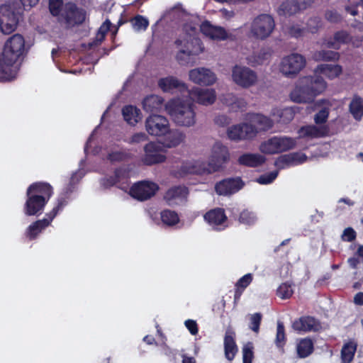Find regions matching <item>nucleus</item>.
<instances>
[{
  "instance_id": "obj_1",
  "label": "nucleus",
  "mask_w": 363,
  "mask_h": 363,
  "mask_svg": "<svg viewBox=\"0 0 363 363\" xmlns=\"http://www.w3.org/2000/svg\"><path fill=\"white\" fill-rule=\"evenodd\" d=\"M230 160V152L227 146L216 142L213 147L211 155L207 166L204 163L185 162L181 166L180 171L184 174H212L220 171Z\"/></svg>"
},
{
  "instance_id": "obj_2",
  "label": "nucleus",
  "mask_w": 363,
  "mask_h": 363,
  "mask_svg": "<svg viewBox=\"0 0 363 363\" xmlns=\"http://www.w3.org/2000/svg\"><path fill=\"white\" fill-rule=\"evenodd\" d=\"M53 193L52 186L48 182H35L30 184L26 190V200L23 206L25 215H41Z\"/></svg>"
},
{
  "instance_id": "obj_3",
  "label": "nucleus",
  "mask_w": 363,
  "mask_h": 363,
  "mask_svg": "<svg viewBox=\"0 0 363 363\" xmlns=\"http://www.w3.org/2000/svg\"><path fill=\"white\" fill-rule=\"evenodd\" d=\"M327 84L320 76H307L299 79L290 97L296 103H310L326 89Z\"/></svg>"
},
{
  "instance_id": "obj_4",
  "label": "nucleus",
  "mask_w": 363,
  "mask_h": 363,
  "mask_svg": "<svg viewBox=\"0 0 363 363\" xmlns=\"http://www.w3.org/2000/svg\"><path fill=\"white\" fill-rule=\"evenodd\" d=\"M166 109L178 125L190 127L196 123L194 105L190 100L173 99L166 104Z\"/></svg>"
},
{
  "instance_id": "obj_5",
  "label": "nucleus",
  "mask_w": 363,
  "mask_h": 363,
  "mask_svg": "<svg viewBox=\"0 0 363 363\" xmlns=\"http://www.w3.org/2000/svg\"><path fill=\"white\" fill-rule=\"evenodd\" d=\"M67 200L65 197L57 199V204L53 208L45 215V218L33 222L26 230L25 236L30 240H35L40 233L48 228L57 216L60 211L67 205Z\"/></svg>"
},
{
  "instance_id": "obj_6",
  "label": "nucleus",
  "mask_w": 363,
  "mask_h": 363,
  "mask_svg": "<svg viewBox=\"0 0 363 363\" xmlns=\"http://www.w3.org/2000/svg\"><path fill=\"white\" fill-rule=\"evenodd\" d=\"M174 43L179 48L176 57L180 64L187 63L190 56L199 55L203 50L201 40L188 33L180 35Z\"/></svg>"
},
{
  "instance_id": "obj_7",
  "label": "nucleus",
  "mask_w": 363,
  "mask_h": 363,
  "mask_svg": "<svg viewBox=\"0 0 363 363\" xmlns=\"http://www.w3.org/2000/svg\"><path fill=\"white\" fill-rule=\"evenodd\" d=\"M296 144V139L292 138L274 136L262 143L259 150L264 154L274 155L293 149Z\"/></svg>"
},
{
  "instance_id": "obj_8",
  "label": "nucleus",
  "mask_w": 363,
  "mask_h": 363,
  "mask_svg": "<svg viewBox=\"0 0 363 363\" xmlns=\"http://www.w3.org/2000/svg\"><path fill=\"white\" fill-rule=\"evenodd\" d=\"M275 22L269 14H260L252 21L250 32L252 36L258 40H264L273 32Z\"/></svg>"
},
{
  "instance_id": "obj_9",
  "label": "nucleus",
  "mask_w": 363,
  "mask_h": 363,
  "mask_svg": "<svg viewBox=\"0 0 363 363\" xmlns=\"http://www.w3.org/2000/svg\"><path fill=\"white\" fill-rule=\"evenodd\" d=\"M86 11L74 2H67L62 9L60 17L66 27L74 28L83 24L86 20Z\"/></svg>"
},
{
  "instance_id": "obj_10",
  "label": "nucleus",
  "mask_w": 363,
  "mask_h": 363,
  "mask_svg": "<svg viewBox=\"0 0 363 363\" xmlns=\"http://www.w3.org/2000/svg\"><path fill=\"white\" fill-rule=\"evenodd\" d=\"M3 52L9 62H17L26 52L25 39L21 34H14L5 43Z\"/></svg>"
},
{
  "instance_id": "obj_11",
  "label": "nucleus",
  "mask_w": 363,
  "mask_h": 363,
  "mask_svg": "<svg viewBox=\"0 0 363 363\" xmlns=\"http://www.w3.org/2000/svg\"><path fill=\"white\" fill-rule=\"evenodd\" d=\"M20 13L16 12L10 5L0 6V29L4 34L13 32L18 24Z\"/></svg>"
},
{
  "instance_id": "obj_12",
  "label": "nucleus",
  "mask_w": 363,
  "mask_h": 363,
  "mask_svg": "<svg viewBox=\"0 0 363 363\" xmlns=\"http://www.w3.org/2000/svg\"><path fill=\"white\" fill-rule=\"evenodd\" d=\"M158 189L159 186L155 182L140 181L130 187L129 194L138 201H144L155 196Z\"/></svg>"
},
{
  "instance_id": "obj_13",
  "label": "nucleus",
  "mask_w": 363,
  "mask_h": 363,
  "mask_svg": "<svg viewBox=\"0 0 363 363\" xmlns=\"http://www.w3.org/2000/svg\"><path fill=\"white\" fill-rule=\"evenodd\" d=\"M306 65L305 57L298 53H293L284 57L280 65V70L284 75L294 77Z\"/></svg>"
},
{
  "instance_id": "obj_14",
  "label": "nucleus",
  "mask_w": 363,
  "mask_h": 363,
  "mask_svg": "<svg viewBox=\"0 0 363 363\" xmlns=\"http://www.w3.org/2000/svg\"><path fill=\"white\" fill-rule=\"evenodd\" d=\"M145 129L154 136H164L169 131L168 119L161 115L151 114L146 118Z\"/></svg>"
},
{
  "instance_id": "obj_15",
  "label": "nucleus",
  "mask_w": 363,
  "mask_h": 363,
  "mask_svg": "<svg viewBox=\"0 0 363 363\" xmlns=\"http://www.w3.org/2000/svg\"><path fill=\"white\" fill-rule=\"evenodd\" d=\"M258 133L256 127L247 123L233 125L228 129V137L232 140H249Z\"/></svg>"
},
{
  "instance_id": "obj_16",
  "label": "nucleus",
  "mask_w": 363,
  "mask_h": 363,
  "mask_svg": "<svg viewBox=\"0 0 363 363\" xmlns=\"http://www.w3.org/2000/svg\"><path fill=\"white\" fill-rule=\"evenodd\" d=\"M232 77L235 84L243 88H248L254 85L257 79V74L253 70L249 67L238 65H235L233 68Z\"/></svg>"
},
{
  "instance_id": "obj_17",
  "label": "nucleus",
  "mask_w": 363,
  "mask_h": 363,
  "mask_svg": "<svg viewBox=\"0 0 363 363\" xmlns=\"http://www.w3.org/2000/svg\"><path fill=\"white\" fill-rule=\"evenodd\" d=\"M245 186L240 177L223 179L215 184V191L218 195L229 196L235 194Z\"/></svg>"
},
{
  "instance_id": "obj_18",
  "label": "nucleus",
  "mask_w": 363,
  "mask_h": 363,
  "mask_svg": "<svg viewBox=\"0 0 363 363\" xmlns=\"http://www.w3.org/2000/svg\"><path fill=\"white\" fill-rule=\"evenodd\" d=\"M162 147L155 143L150 142L144 147V155L141 161L143 164L152 166L162 163L166 160V156L161 153Z\"/></svg>"
},
{
  "instance_id": "obj_19",
  "label": "nucleus",
  "mask_w": 363,
  "mask_h": 363,
  "mask_svg": "<svg viewBox=\"0 0 363 363\" xmlns=\"http://www.w3.org/2000/svg\"><path fill=\"white\" fill-rule=\"evenodd\" d=\"M201 32L206 37L215 40H234L235 37L231 33H228L226 30L218 26L212 25L210 21H204L200 26Z\"/></svg>"
},
{
  "instance_id": "obj_20",
  "label": "nucleus",
  "mask_w": 363,
  "mask_h": 363,
  "mask_svg": "<svg viewBox=\"0 0 363 363\" xmlns=\"http://www.w3.org/2000/svg\"><path fill=\"white\" fill-rule=\"evenodd\" d=\"M297 333L318 332L322 329L319 320L311 315H303L294 320L291 325Z\"/></svg>"
},
{
  "instance_id": "obj_21",
  "label": "nucleus",
  "mask_w": 363,
  "mask_h": 363,
  "mask_svg": "<svg viewBox=\"0 0 363 363\" xmlns=\"http://www.w3.org/2000/svg\"><path fill=\"white\" fill-rule=\"evenodd\" d=\"M191 99L202 105H211L216 101V91L213 89L195 87L188 91Z\"/></svg>"
},
{
  "instance_id": "obj_22",
  "label": "nucleus",
  "mask_w": 363,
  "mask_h": 363,
  "mask_svg": "<svg viewBox=\"0 0 363 363\" xmlns=\"http://www.w3.org/2000/svg\"><path fill=\"white\" fill-rule=\"evenodd\" d=\"M189 75L193 82L202 86L212 85L216 79L215 74L204 67L191 69Z\"/></svg>"
},
{
  "instance_id": "obj_23",
  "label": "nucleus",
  "mask_w": 363,
  "mask_h": 363,
  "mask_svg": "<svg viewBox=\"0 0 363 363\" xmlns=\"http://www.w3.org/2000/svg\"><path fill=\"white\" fill-rule=\"evenodd\" d=\"M157 84L164 92L172 93L175 90H178L180 92L187 91L186 84L173 76L160 79Z\"/></svg>"
},
{
  "instance_id": "obj_24",
  "label": "nucleus",
  "mask_w": 363,
  "mask_h": 363,
  "mask_svg": "<svg viewBox=\"0 0 363 363\" xmlns=\"http://www.w3.org/2000/svg\"><path fill=\"white\" fill-rule=\"evenodd\" d=\"M225 356L228 360H233L238 352V347L235 342V333L228 328L225 330L224 337Z\"/></svg>"
},
{
  "instance_id": "obj_25",
  "label": "nucleus",
  "mask_w": 363,
  "mask_h": 363,
  "mask_svg": "<svg viewBox=\"0 0 363 363\" xmlns=\"http://www.w3.org/2000/svg\"><path fill=\"white\" fill-rule=\"evenodd\" d=\"M326 126L317 127L315 125H307L301 127L298 130V138H318L327 135Z\"/></svg>"
},
{
  "instance_id": "obj_26",
  "label": "nucleus",
  "mask_w": 363,
  "mask_h": 363,
  "mask_svg": "<svg viewBox=\"0 0 363 363\" xmlns=\"http://www.w3.org/2000/svg\"><path fill=\"white\" fill-rule=\"evenodd\" d=\"M296 351L297 357L305 359L314 352V342L310 337L299 338L296 340Z\"/></svg>"
},
{
  "instance_id": "obj_27",
  "label": "nucleus",
  "mask_w": 363,
  "mask_h": 363,
  "mask_svg": "<svg viewBox=\"0 0 363 363\" xmlns=\"http://www.w3.org/2000/svg\"><path fill=\"white\" fill-rule=\"evenodd\" d=\"M306 160V156L304 154L298 152L282 155L279 156L274 162V165L278 169H284L285 167L298 162L302 163Z\"/></svg>"
},
{
  "instance_id": "obj_28",
  "label": "nucleus",
  "mask_w": 363,
  "mask_h": 363,
  "mask_svg": "<svg viewBox=\"0 0 363 363\" xmlns=\"http://www.w3.org/2000/svg\"><path fill=\"white\" fill-rule=\"evenodd\" d=\"M266 161L265 157L258 153H244L238 159L239 165L248 167H257L262 165Z\"/></svg>"
},
{
  "instance_id": "obj_29",
  "label": "nucleus",
  "mask_w": 363,
  "mask_h": 363,
  "mask_svg": "<svg viewBox=\"0 0 363 363\" xmlns=\"http://www.w3.org/2000/svg\"><path fill=\"white\" fill-rule=\"evenodd\" d=\"M203 218L210 225H220L227 220L225 211L221 208H216L207 211Z\"/></svg>"
},
{
  "instance_id": "obj_30",
  "label": "nucleus",
  "mask_w": 363,
  "mask_h": 363,
  "mask_svg": "<svg viewBox=\"0 0 363 363\" xmlns=\"http://www.w3.org/2000/svg\"><path fill=\"white\" fill-rule=\"evenodd\" d=\"M315 72L323 74L330 79H333L342 73V67L340 65L320 64L315 67Z\"/></svg>"
},
{
  "instance_id": "obj_31",
  "label": "nucleus",
  "mask_w": 363,
  "mask_h": 363,
  "mask_svg": "<svg viewBox=\"0 0 363 363\" xmlns=\"http://www.w3.org/2000/svg\"><path fill=\"white\" fill-rule=\"evenodd\" d=\"M189 194V189L184 186H174L169 188L164 195V199L168 204H171L172 201L177 199H186Z\"/></svg>"
},
{
  "instance_id": "obj_32",
  "label": "nucleus",
  "mask_w": 363,
  "mask_h": 363,
  "mask_svg": "<svg viewBox=\"0 0 363 363\" xmlns=\"http://www.w3.org/2000/svg\"><path fill=\"white\" fill-rule=\"evenodd\" d=\"M164 104L162 97L152 94L146 96L143 101V109L150 113L157 112L162 109Z\"/></svg>"
},
{
  "instance_id": "obj_33",
  "label": "nucleus",
  "mask_w": 363,
  "mask_h": 363,
  "mask_svg": "<svg viewBox=\"0 0 363 363\" xmlns=\"http://www.w3.org/2000/svg\"><path fill=\"white\" fill-rule=\"evenodd\" d=\"M122 114L124 120L131 125H135L141 119L140 110L132 105L125 106Z\"/></svg>"
},
{
  "instance_id": "obj_34",
  "label": "nucleus",
  "mask_w": 363,
  "mask_h": 363,
  "mask_svg": "<svg viewBox=\"0 0 363 363\" xmlns=\"http://www.w3.org/2000/svg\"><path fill=\"white\" fill-rule=\"evenodd\" d=\"M357 345L354 341L345 342L340 351V359L342 363H352L354 359Z\"/></svg>"
},
{
  "instance_id": "obj_35",
  "label": "nucleus",
  "mask_w": 363,
  "mask_h": 363,
  "mask_svg": "<svg viewBox=\"0 0 363 363\" xmlns=\"http://www.w3.org/2000/svg\"><path fill=\"white\" fill-rule=\"evenodd\" d=\"M349 111L355 120L360 121L363 117V98L354 94L349 104Z\"/></svg>"
},
{
  "instance_id": "obj_36",
  "label": "nucleus",
  "mask_w": 363,
  "mask_h": 363,
  "mask_svg": "<svg viewBox=\"0 0 363 363\" xmlns=\"http://www.w3.org/2000/svg\"><path fill=\"white\" fill-rule=\"evenodd\" d=\"M164 135V145L167 147H177L185 139V135L177 130H171L169 129V131Z\"/></svg>"
},
{
  "instance_id": "obj_37",
  "label": "nucleus",
  "mask_w": 363,
  "mask_h": 363,
  "mask_svg": "<svg viewBox=\"0 0 363 363\" xmlns=\"http://www.w3.org/2000/svg\"><path fill=\"white\" fill-rule=\"evenodd\" d=\"M252 275L247 274L242 277L235 284V290L234 294V302L239 301L244 290L250 284L252 281Z\"/></svg>"
},
{
  "instance_id": "obj_38",
  "label": "nucleus",
  "mask_w": 363,
  "mask_h": 363,
  "mask_svg": "<svg viewBox=\"0 0 363 363\" xmlns=\"http://www.w3.org/2000/svg\"><path fill=\"white\" fill-rule=\"evenodd\" d=\"M300 10L298 3L295 0H287L282 2L278 9L279 16H291Z\"/></svg>"
},
{
  "instance_id": "obj_39",
  "label": "nucleus",
  "mask_w": 363,
  "mask_h": 363,
  "mask_svg": "<svg viewBox=\"0 0 363 363\" xmlns=\"http://www.w3.org/2000/svg\"><path fill=\"white\" fill-rule=\"evenodd\" d=\"M340 53L333 50H321L315 51L313 57L315 61L336 62L340 59Z\"/></svg>"
},
{
  "instance_id": "obj_40",
  "label": "nucleus",
  "mask_w": 363,
  "mask_h": 363,
  "mask_svg": "<svg viewBox=\"0 0 363 363\" xmlns=\"http://www.w3.org/2000/svg\"><path fill=\"white\" fill-rule=\"evenodd\" d=\"M9 57H6L4 53H0V81L9 79L11 67L16 62H9Z\"/></svg>"
},
{
  "instance_id": "obj_41",
  "label": "nucleus",
  "mask_w": 363,
  "mask_h": 363,
  "mask_svg": "<svg viewBox=\"0 0 363 363\" xmlns=\"http://www.w3.org/2000/svg\"><path fill=\"white\" fill-rule=\"evenodd\" d=\"M160 218L162 222L168 226H173L179 222L178 213L169 209H164L160 212Z\"/></svg>"
},
{
  "instance_id": "obj_42",
  "label": "nucleus",
  "mask_w": 363,
  "mask_h": 363,
  "mask_svg": "<svg viewBox=\"0 0 363 363\" xmlns=\"http://www.w3.org/2000/svg\"><path fill=\"white\" fill-rule=\"evenodd\" d=\"M253 121L259 126L256 129L259 131H267L273 127L274 123L272 119L262 114L257 113L253 118Z\"/></svg>"
},
{
  "instance_id": "obj_43",
  "label": "nucleus",
  "mask_w": 363,
  "mask_h": 363,
  "mask_svg": "<svg viewBox=\"0 0 363 363\" xmlns=\"http://www.w3.org/2000/svg\"><path fill=\"white\" fill-rule=\"evenodd\" d=\"M257 220L256 213L249 209L242 210L238 217L239 223L245 225H253L256 223Z\"/></svg>"
},
{
  "instance_id": "obj_44",
  "label": "nucleus",
  "mask_w": 363,
  "mask_h": 363,
  "mask_svg": "<svg viewBox=\"0 0 363 363\" xmlns=\"http://www.w3.org/2000/svg\"><path fill=\"white\" fill-rule=\"evenodd\" d=\"M133 155L129 151H113L108 154L107 159L111 162H125L133 159Z\"/></svg>"
},
{
  "instance_id": "obj_45",
  "label": "nucleus",
  "mask_w": 363,
  "mask_h": 363,
  "mask_svg": "<svg viewBox=\"0 0 363 363\" xmlns=\"http://www.w3.org/2000/svg\"><path fill=\"white\" fill-rule=\"evenodd\" d=\"M275 345L278 348L283 349L286 342V335L285 333V327L281 321L277 322V334L275 338Z\"/></svg>"
},
{
  "instance_id": "obj_46",
  "label": "nucleus",
  "mask_w": 363,
  "mask_h": 363,
  "mask_svg": "<svg viewBox=\"0 0 363 363\" xmlns=\"http://www.w3.org/2000/svg\"><path fill=\"white\" fill-rule=\"evenodd\" d=\"M132 23L133 28L136 31H145L149 26L148 19L141 15H136L130 21Z\"/></svg>"
},
{
  "instance_id": "obj_47",
  "label": "nucleus",
  "mask_w": 363,
  "mask_h": 363,
  "mask_svg": "<svg viewBox=\"0 0 363 363\" xmlns=\"http://www.w3.org/2000/svg\"><path fill=\"white\" fill-rule=\"evenodd\" d=\"M293 294L291 286L287 283H282L277 290V295L281 299L289 298Z\"/></svg>"
},
{
  "instance_id": "obj_48",
  "label": "nucleus",
  "mask_w": 363,
  "mask_h": 363,
  "mask_svg": "<svg viewBox=\"0 0 363 363\" xmlns=\"http://www.w3.org/2000/svg\"><path fill=\"white\" fill-rule=\"evenodd\" d=\"M253 345L249 342L242 348V361L243 363H252L254 358Z\"/></svg>"
},
{
  "instance_id": "obj_49",
  "label": "nucleus",
  "mask_w": 363,
  "mask_h": 363,
  "mask_svg": "<svg viewBox=\"0 0 363 363\" xmlns=\"http://www.w3.org/2000/svg\"><path fill=\"white\" fill-rule=\"evenodd\" d=\"M262 315L260 313L252 314L250 318L249 328L255 333H258L262 322Z\"/></svg>"
},
{
  "instance_id": "obj_50",
  "label": "nucleus",
  "mask_w": 363,
  "mask_h": 363,
  "mask_svg": "<svg viewBox=\"0 0 363 363\" xmlns=\"http://www.w3.org/2000/svg\"><path fill=\"white\" fill-rule=\"evenodd\" d=\"M322 26V21L320 17L315 16L310 18L306 23L307 30L311 33L318 32L319 28Z\"/></svg>"
},
{
  "instance_id": "obj_51",
  "label": "nucleus",
  "mask_w": 363,
  "mask_h": 363,
  "mask_svg": "<svg viewBox=\"0 0 363 363\" xmlns=\"http://www.w3.org/2000/svg\"><path fill=\"white\" fill-rule=\"evenodd\" d=\"M62 0H50L49 1V10L53 16H57L62 12L63 9Z\"/></svg>"
},
{
  "instance_id": "obj_52",
  "label": "nucleus",
  "mask_w": 363,
  "mask_h": 363,
  "mask_svg": "<svg viewBox=\"0 0 363 363\" xmlns=\"http://www.w3.org/2000/svg\"><path fill=\"white\" fill-rule=\"evenodd\" d=\"M329 108L328 107H323L320 110H319L314 116V121L315 124H323L325 123L329 116Z\"/></svg>"
},
{
  "instance_id": "obj_53",
  "label": "nucleus",
  "mask_w": 363,
  "mask_h": 363,
  "mask_svg": "<svg viewBox=\"0 0 363 363\" xmlns=\"http://www.w3.org/2000/svg\"><path fill=\"white\" fill-rule=\"evenodd\" d=\"M334 40L340 44H347L350 42L351 37L349 33L346 30H339L334 33Z\"/></svg>"
},
{
  "instance_id": "obj_54",
  "label": "nucleus",
  "mask_w": 363,
  "mask_h": 363,
  "mask_svg": "<svg viewBox=\"0 0 363 363\" xmlns=\"http://www.w3.org/2000/svg\"><path fill=\"white\" fill-rule=\"evenodd\" d=\"M277 176L278 171H273L261 175L257 181L260 184H268L272 183L277 177Z\"/></svg>"
},
{
  "instance_id": "obj_55",
  "label": "nucleus",
  "mask_w": 363,
  "mask_h": 363,
  "mask_svg": "<svg viewBox=\"0 0 363 363\" xmlns=\"http://www.w3.org/2000/svg\"><path fill=\"white\" fill-rule=\"evenodd\" d=\"M305 30V28H301L298 25H293L289 28V34L291 37L298 38L303 35Z\"/></svg>"
},
{
  "instance_id": "obj_56",
  "label": "nucleus",
  "mask_w": 363,
  "mask_h": 363,
  "mask_svg": "<svg viewBox=\"0 0 363 363\" xmlns=\"http://www.w3.org/2000/svg\"><path fill=\"white\" fill-rule=\"evenodd\" d=\"M325 17L331 23H338L342 20L340 14H339L335 10L327 11L325 12Z\"/></svg>"
},
{
  "instance_id": "obj_57",
  "label": "nucleus",
  "mask_w": 363,
  "mask_h": 363,
  "mask_svg": "<svg viewBox=\"0 0 363 363\" xmlns=\"http://www.w3.org/2000/svg\"><path fill=\"white\" fill-rule=\"evenodd\" d=\"M357 236L355 230L349 227L344 230L343 233L342 235V238L343 240L347 242H352L355 240Z\"/></svg>"
},
{
  "instance_id": "obj_58",
  "label": "nucleus",
  "mask_w": 363,
  "mask_h": 363,
  "mask_svg": "<svg viewBox=\"0 0 363 363\" xmlns=\"http://www.w3.org/2000/svg\"><path fill=\"white\" fill-rule=\"evenodd\" d=\"M184 325L191 335H196L198 334V333H199L198 324L195 320H191V319H188L184 322Z\"/></svg>"
},
{
  "instance_id": "obj_59",
  "label": "nucleus",
  "mask_w": 363,
  "mask_h": 363,
  "mask_svg": "<svg viewBox=\"0 0 363 363\" xmlns=\"http://www.w3.org/2000/svg\"><path fill=\"white\" fill-rule=\"evenodd\" d=\"M148 140V136L145 133H135L130 138V143H140Z\"/></svg>"
},
{
  "instance_id": "obj_60",
  "label": "nucleus",
  "mask_w": 363,
  "mask_h": 363,
  "mask_svg": "<svg viewBox=\"0 0 363 363\" xmlns=\"http://www.w3.org/2000/svg\"><path fill=\"white\" fill-rule=\"evenodd\" d=\"M116 184H118V182L116 181V177H114L113 176L105 177L101 180V184L105 188L111 187V186L116 185Z\"/></svg>"
},
{
  "instance_id": "obj_61",
  "label": "nucleus",
  "mask_w": 363,
  "mask_h": 363,
  "mask_svg": "<svg viewBox=\"0 0 363 363\" xmlns=\"http://www.w3.org/2000/svg\"><path fill=\"white\" fill-rule=\"evenodd\" d=\"M359 5V3L356 4L345 6V9L347 13L351 14L353 16H355L359 13V11H358Z\"/></svg>"
},
{
  "instance_id": "obj_62",
  "label": "nucleus",
  "mask_w": 363,
  "mask_h": 363,
  "mask_svg": "<svg viewBox=\"0 0 363 363\" xmlns=\"http://www.w3.org/2000/svg\"><path fill=\"white\" fill-rule=\"evenodd\" d=\"M20 1L23 6L24 9L26 10L35 6L39 0H20Z\"/></svg>"
},
{
  "instance_id": "obj_63",
  "label": "nucleus",
  "mask_w": 363,
  "mask_h": 363,
  "mask_svg": "<svg viewBox=\"0 0 363 363\" xmlns=\"http://www.w3.org/2000/svg\"><path fill=\"white\" fill-rule=\"evenodd\" d=\"M125 173L126 171L123 168H116L114 170V174L113 176L116 177V181L118 183L121 181V179L125 177Z\"/></svg>"
},
{
  "instance_id": "obj_64",
  "label": "nucleus",
  "mask_w": 363,
  "mask_h": 363,
  "mask_svg": "<svg viewBox=\"0 0 363 363\" xmlns=\"http://www.w3.org/2000/svg\"><path fill=\"white\" fill-rule=\"evenodd\" d=\"M112 23L110 20L106 19L99 28L101 32L105 33L106 34L110 30Z\"/></svg>"
}]
</instances>
